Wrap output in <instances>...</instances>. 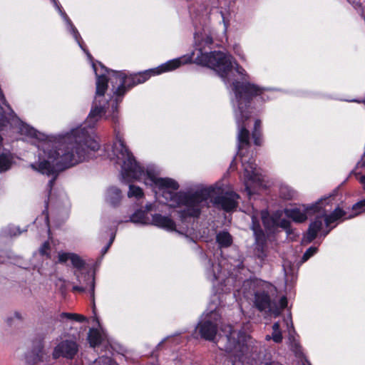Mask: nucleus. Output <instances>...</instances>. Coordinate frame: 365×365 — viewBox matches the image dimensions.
Here are the masks:
<instances>
[{
  "label": "nucleus",
  "mask_w": 365,
  "mask_h": 365,
  "mask_svg": "<svg viewBox=\"0 0 365 365\" xmlns=\"http://www.w3.org/2000/svg\"><path fill=\"white\" fill-rule=\"evenodd\" d=\"M50 244L48 242H45L39 248V253L42 256H49Z\"/></svg>",
  "instance_id": "obj_32"
},
{
  "label": "nucleus",
  "mask_w": 365,
  "mask_h": 365,
  "mask_svg": "<svg viewBox=\"0 0 365 365\" xmlns=\"http://www.w3.org/2000/svg\"><path fill=\"white\" fill-rule=\"evenodd\" d=\"M92 67L96 76V91L92 109L86 123L93 127L101 119L118 121L117 107L120 98L126 91V87L144 83L151 76L150 70L138 74L127 76L124 73L108 70L101 63L92 62Z\"/></svg>",
  "instance_id": "obj_4"
},
{
  "label": "nucleus",
  "mask_w": 365,
  "mask_h": 365,
  "mask_svg": "<svg viewBox=\"0 0 365 365\" xmlns=\"http://www.w3.org/2000/svg\"><path fill=\"white\" fill-rule=\"evenodd\" d=\"M53 181H54V179H52V180H51L49 181V182H48V186H49V187H51V186H52V185H53Z\"/></svg>",
  "instance_id": "obj_42"
},
{
  "label": "nucleus",
  "mask_w": 365,
  "mask_h": 365,
  "mask_svg": "<svg viewBox=\"0 0 365 365\" xmlns=\"http://www.w3.org/2000/svg\"><path fill=\"white\" fill-rule=\"evenodd\" d=\"M103 339V335L97 329H91L88 333V340L91 346L99 344Z\"/></svg>",
  "instance_id": "obj_19"
},
{
  "label": "nucleus",
  "mask_w": 365,
  "mask_h": 365,
  "mask_svg": "<svg viewBox=\"0 0 365 365\" xmlns=\"http://www.w3.org/2000/svg\"><path fill=\"white\" fill-rule=\"evenodd\" d=\"M222 331L225 336H222V342L226 341L223 349L227 352L230 357H233L232 365H240L244 355L247 354L250 349L252 339L245 332L236 331L229 325L225 327ZM261 365H282L278 362L270 361L263 362Z\"/></svg>",
  "instance_id": "obj_6"
},
{
  "label": "nucleus",
  "mask_w": 365,
  "mask_h": 365,
  "mask_svg": "<svg viewBox=\"0 0 365 365\" xmlns=\"http://www.w3.org/2000/svg\"><path fill=\"white\" fill-rule=\"evenodd\" d=\"M220 322V315L216 307H210V312L205 314L197 324L195 331L201 337L207 340H213L217 333V327Z\"/></svg>",
  "instance_id": "obj_7"
},
{
  "label": "nucleus",
  "mask_w": 365,
  "mask_h": 365,
  "mask_svg": "<svg viewBox=\"0 0 365 365\" xmlns=\"http://www.w3.org/2000/svg\"><path fill=\"white\" fill-rule=\"evenodd\" d=\"M187 61L188 58L185 57L175 58L168 61V62L160 65L155 68L151 69V71L153 72V75H159L164 72L172 71L180 67L182 65L186 63Z\"/></svg>",
  "instance_id": "obj_11"
},
{
  "label": "nucleus",
  "mask_w": 365,
  "mask_h": 365,
  "mask_svg": "<svg viewBox=\"0 0 365 365\" xmlns=\"http://www.w3.org/2000/svg\"><path fill=\"white\" fill-rule=\"evenodd\" d=\"M255 304L260 311H264L271 316L277 317L280 314L281 311L287 307V300L286 297H282L279 305H277L270 301L266 292H260L255 294Z\"/></svg>",
  "instance_id": "obj_9"
},
{
  "label": "nucleus",
  "mask_w": 365,
  "mask_h": 365,
  "mask_svg": "<svg viewBox=\"0 0 365 365\" xmlns=\"http://www.w3.org/2000/svg\"><path fill=\"white\" fill-rule=\"evenodd\" d=\"M261 125V121L259 120H255V127L254 130L252 131V138H254L255 143L256 145H259V137L258 133V129L259 128Z\"/></svg>",
  "instance_id": "obj_28"
},
{
  "label": "nucleus",
  "mask_w": 365,
  "mask_h": 365,
  "mask_svg": "<svg viewBox=\"0 0 365 365\" xmlns=\"http://www.w3.org/2000/svg\"><path fill=\"white\" fill-rule=\"evenodd\" d=\"M341 210L345 213L341 217H344L346 219L354 217L358 215L359 214L365 212V199L353 205L352 211L354 214L349 215L348 216H346V212H344L342 209Z\"/></svg>",
  "instance_id": "obj_20"
},
{
  "label": "nucleus",
  "mask_w": 365,
  "mask_h": 365,
  "mask_svg": "<svg viewBox=\"0 0 365 365\" xmlns=\"http://www.w3.org/2000/svg\"><path fill=\"white\" fill-rule=\"evenodd\" d=\"M75 275L76 276L77 279L78 280L79 283H81V277L83 278V282L86 283V285L90 287V293L91 297L94 299V289H95V279L93 275H91L89 274H83L75 272Z\"/></svg>",
  "instance_id": "obj_16"
},
{
  "label": "nucleus",
  "mask_w": 365,
  "mask_h": 365,
  "mask_svg": "<svg viewBox=\"0 0 365 365\" xmlns=\"http://www.w3.org/2000/svg\"><path fill=\"white\" fill-rule=\"evenodd\" d=\"M215 36V31L210 25L196 26L194 40L197 49L194 62L215 71L225 83L230 84L235 92V98L232 104L238 130V155L242 158L245 191L250 196L263 188L264 183L259 169L252 159H247L243 153V149L249 145L247 126L251 115L250 103L252 98L262 96L268 89L246 81L249 78L247 71L230 54L220 51H204L206 46L212 44Z\"/></svg>",
  "instance_id": "obj_1"
},
{
  "label": "nucleus",
  "mask_w": 365,
  "mask_h": 365,
  "mask_svg": "<svg viewBox=\"0 0 365 365\" xmlns=\"http://www.w3.org/2000/svg\"><path fill=\"white\" fill-rule=\"evenodd\" d=\"M109 157L120 165V175L125 182H129L133 180L143 181L156 195H161L169 206L180 207L182 217L199 216L210 202L226 211L232 210L237 205L239 195L233 192L213 199L214 195L219 192L217 185H200L187 192H177L178 183L171 178L158 177L153 168L145 170L140 166L120 135L116 136Z\"/></svg>",
  "instance_id": "obj_2"
},
{
  "label": "nucleus",
  "mask_w": 365,
  "mask_h": 365,
  "mask_svg": "<svg viewBox=\"0 0 365 365\" xmlns=\"http://www.w3.org/2000/svg\"><path fill=\"white\" fill-rule=\"evenodd\" d=\"M130 222L135 224L148 225L150 224V220L147 216L145 211L139 210L134 212L130 218Z\"/></svg>",
  "instance_id": "obj_15"
},
{
  "label": "nucleus",
  "mask_w": 365,
  "mask_h": 365,
  "mask_svg": "<svg viewBox=\"0 0 365 365\" xmlns=\"http://www.w3.org/2000/svg\"><path fill=\"white\" fill-rule=\"evenodd\" d=\"M166 230L168 231L175 230V224L174 221L167 216L160 214H155L152 216L150 224Z\"/></svg>",
  "instance_id": "obj_13"
},
{
  "label": "nucleus",
  "mask_w": 365,
  "mask_h": 365,
  "mask_svg": "<svg viewBox=\"0 0 365 365\" xmlns=\"http://www.w3.org/2000/svg\"><path fill=\"white\" fill-rule=\"evenodd\" d=\"M317 252V248L315 247H309L304 254L302 257L303 262L307 261L309 257L313 256Z\"/></svg>",
  "instance_id": "obj_33"
},
{
  "label": "nucleus",
  "mask_w": 365,
  "mask_h": 365,
  "mask_svg": "<svg viewBox=\"0 0 365 365\" xmlns=\"http://www.w3.org/2000/svg\"><path fill=\"white\" fill-rule=\"evenodd\" d=\"M25 314L20 311H14L11 312L6 318V322L8 324H13L18 322H21L24 319Z\"/></svg>",
  "instance_id": "obj_21"
},
{
  "label": "nucleus",
  "mask_w": 365,
  "mask_h": 365,
  "mask_svg": "<svg viewBox=\"0 0 365 365\" xmlns=\"http://www.w3.org/2000/svg\"><path fill=\"white\" fill-rule=\"evenodd\" d=\"M279 194L280 197L284 200H292L297 196V192L285 183L280 184Z\"/></svg>",
  "instance_id": "obj_17"
},
{
  "label": "nucleus",
  "mask_w": 365,
  "mask_h": 365,
  "mask_svg": "<svg viewBox=\"0 0 365 365\" xmlns=\"http://www.w3.org/2000/svg\"><path fill=\"white\" fill-rule=\"evenodd\" d=\"M106 200L112 204H117L121 199V193L119 189L115 187H110L108 189L106 193Z\"/></svg>",
  "instance_id": "obj_18"
},
{
  "label": "nucleus",
  "mask_w": 365,
  "mask_h": 365,
  "mask_svg": "<svg viewBox=\"0 0 365 365\" xmlns=\"http://www.w3.org/2000/svg\"><path fill=\"white\" fill-rule=\"evenodd\" d=\"M234 52L242 62H245L247 61L246 55L240 46L235 45L234 46Z\"/></svg>",
  "instance_id": "obj_30"
},
{
  "label": "nucleus",
  "mask_w": 365,
  "mask_h": 365,
  "mask_svg": "<svg viewBox=\"0 0 365 365\" xmlns=\"http://www.w3.org/2000/svg\"><path fill=\"white\" fill-rule=\"evenodd\" d=\"M265 339H266L267 341H269L270 339H272V336H270V335H267V336H265Z\"/></svg>",
  "instance_id": "obj_41"
},
{
  "label": "nucleus",
  "mask_w": 365,
  "mask_h": 365,
  "mask_svg": "<svg viewBox=\"0 0 365 365\" xmlns=\"http://www.w3.org/2000/svg\"><path fill=\"white\" fill-rule=\"evenodd\" d=\"M96 363H98L99 365H118L110 358L104 356L100 357L96 361Z\"/></svg>",
  "instance_id": "obj_31"
},
{
  "label": "nucleus",
  "mask_w": 365,
  "mask_h": 365,
  "mask_svg": "<svg viewBox=\"0 0 365 365\" xmlns=\"http://www.w3.org/2000/svg\"><path fill=\"white\" fill-rule=\"evenodd\" d=\"M72 254L71 252H59L58 253V262L59 263H66L70 261Z\"/></svg>",
  "instance_id": "obj_29"
},
{
  "label": "nucleus",
  "mask_w": 365,
  "mask_h": 365,
  "mask_svg": "<svg viewBox=\"0 0 365 365\" xmlns=\"http://www.w3.org/2000/svg\"><path fill=\"white\" fill-rule=\"evenodd\" d=\"M261 216L262 222L264 227L267 229H270L274 226H279L283 228H287L289 226V222L287 220H278L272 217H270L267 212L262 211L259 213L257 211L255 210L252 214V229L254 232V234L256 237V240L259 242L262 241L264 238V234L259 227L258 217Z\"/></svg>",
  "instance_id": "obj_8"
},
{
  "label": "nucleus",
  "mask_w": 365,
  "mask_h": 365,
  "mask_svg": "<svg viewBox=\"0 0 365 365\" xmlns=\"http://www.w3.org/2000/svg\"><path fill=\"white\" fill-rule=\"evenodd\" d=\"M78 351V345L76 341L73 338L61 339L56 345L53 351V358L58 359L64 357L66 359H73Z\"/></svg>",
  "instance_id": "obj_10"
},
{
  "label": "nucleus",
  "mask_w": 365,
  "mask_h": 365,
  "mask_svg": "<svg viewBox=\"0 0 365 365\" xmlns=\"http://www.w3.org/2000/svg\"><path fill=\"white\" fill-rule=\"evenodd\" d=\"M114 238H115V235L112 236L111 238H110V240L108 243V247L106 248L105 250V252H106V250H108V248L109 247V246H110V245L113 243V240H114Z\"/></svg>",
  "instance_id": "obj_39"
},
{
  "label": "nucleus",
  "mask_w": 365,
  "mask_h": 365,
  "mask_svg": "<svg viewBox=\"0 0 365 365\" xmlns=\"http://www.w3.org/2000/svg\"><path fill=\"white\" fill-rule=\"evenodd\" d=\"M334 201V196L329 195L319 199L315 203L297 207L286 209V216L297 223H302L307 220L309 216L316 215L311 221L308 230L304 235L303 242L310 243L318 235L327 236L333 227L330 225L341 219L345 214L340 207H336L330 212Z\"/></svg>",
  "instance_id": "obj_5"
},
{
  "label": "nucleus",
  "mask_w": 365,
  "mask_h": 365,
  "mask_svg": "<svg viewBox=\"0 0 365 365\" xmlns=\"http://www.w3.org/2000/svg\"><path fill=\"white\" fill-rule=\"evenodd\" d=\"M284 322L287 324L288 329H289V328H292V322H290V325H289V319H284Z\"/></svg>",
  "instance_id": "obj_38"
},
{
  "label": "nucleus",
  "mask_w": 365,
  "mask_h": 365,
  "mask_svg": "<svg viewBox=\"0 0 365 365\" xmlns=\"http://www.w3.org/2000/svg\"><path fill=\"white\" fill-rule=\"evenodd\" d=\"M70 261L73 266L77 269H81L85 265V262L81 259V257L74 253L72 254Z\"/></svg>",
  "instance_id": "obj_26"
},
{
  "label": "nucleus",
  "mask_w": 365,
  "mask_h": 365,
  "mask_svg": "<svg viewBox=\"0 0 365 365\" xmlns=\"http://www.w3.org/2000/svg\"><path fill=\"white\" fill-rule=\"evenodd\" d=\"M86 287H83V286H78V285H77V286H74V287H73V289L74 291L80 292H84V291L86 290Z\"/></svg>",
  "instance_id": "obj_36"
},
{
  "label": "nucleus",
  "mask_w": 365,
  "mask_h": 365,
  "mask_svg": "<svg viewBox=\"0 0 365 365\" xmlns=\"http://www.w3.org/2000/svg\"><path fill=\"white\" fill-rule=\"evenodd\" d=\"M2 140H3V138L1 137V135H0V145L2 143Z\"/></svg>",
  "instance_id": "obj_43"
},
{
  "label": "nucleus",
  "mask_w": 365,
  "mask_h": 365,
  "mask_svg": "<svg viewBox=\"0 0 365 365\" xmlns=\"http://www.w3.org/2000/svg\"><path fill=\"white\" fill-rule=\"evenodd\" d=\"M19 123L22 135L39 140L38 160L31 168L41 174L51 175L58 170L76 165L93 157L99 149L98 143L86 129L80 126L69 132L47 136L15 118L0 91V130Z\"/></svg>",
  "instance_id": "obj_3"
},
{
  "label": "nucleus",
  "mask_w": 365,
  "mask_h": 365,
  "mask_svg": "<svg viewBox=\"0 0 365 365\" xmlns=\"http://www.w3.org/2000/svg\"><path fill=\"white\" fill-rule=\"evenodd\" d=\"M61 319H68L71 320H74L79 322H83L86 321V318L81 314H73V313H67L63 312L60 314Z\"/></svg>",
  "instance_id": "obj_23"
},
{
  "label": "nucleus",
  "mask_w": 365,
  "mask_h": 365,
  "mask_svg": "<svg viewBox=\"0 0 365 365\" xmlns=\"http://www.w3.org/2000/svg\"><path fill=\"white\" fill-rule=\"evenodd\" d=\"M362 167H365V161L361 164Z\"/></svg>",
  "instance_id": "obj_44"
},
{
  "label": "nucleus",
  "mask_w": 365,
  "mask_h": 365,
  "mask_svg": "<svg viewBox=\"0 0 365 365\" xmlns=\"http://www.w3.org/2000/svg\"><path fill=\"white\" fill-rule=\"evenodd\" d=\"M272 339L276 343H279L282 340V334L279 330V322L274 323L272 326Z\"/></svg>",
  "instance_id": "obj_24"
},
{
  "label": "nucleus",
  "mask_w": 365,
  "mask_h": 365,
  "mask_svg": "<svg viewBox=\"0 0 365 365\" xmlns=\"http://www.w3.org/2000/svg\"><path fill=\"white\" fill-rule=\"evenodd\" d=\"M61 197H62L63 207L66 209L70 207V203H69V200H68L67 195L64 193H62Z\"/></svg>",
  "instance_id": "obj_34"
},
{
  "label": "nucleus",
  "mask_w": 365,
  "mask_h": 365,
  "mask_svg": "<svg viewBox=\"0 0 365 365\" xmlns=\"http://www.w3.org/2000/svg\"><path fill=\"white\" fill-rule=\"evenodd\" d=\"M153 206L154 205L153 204H151V203L147 204L145 205V209H146L147 211H151V210H153Z\"/></svg>",
  "instance_id": "obj_37"
},
{
  "label": "nucleus",
  "mask_w": 365,
  "mask_h": 365,
  "mask_svg": "<svg viewBox=\"0 0 365 365\" xmlns=\"http://www.w3.org/2000/svg\"><path fill=\"white\" fill-rule=\"evenodd\" d=\"M217 241L220 247H228L232 243V237L227 232H220L217 235Z\"/></svg>",
  "instance_id": "obj_22"
},
{
  "label": "nucleus",
  "mask_w": 365,
  "mask_h": 365,
  "mask_svg": "<svg viewBox=\"0 0 365 365\" xmlns=\"http://www.w3.org/2000/svg\"><path fill=\"white\" fill-rule=\"evenodd\" d=\"M220 15L222 18V23L223 24V29H222V34L224 36H226L228 27L230 26V18L229 15L225 14L224 12L220 11Z\"/></svg>",
  "instance_id": "obj_27"
},
{
  "label": "nucleus",
  "mask_w": 365,
  "mask_h": 365,
  "mask_svg": "<svg viewBox=\"0 0 365 365\" xmlns=\"http://www.w3.org/2000/svg\"><path fill=\"white\" fill-rule=\"evenodd\" d=\"M55 6L56 7V9H58L59 14H61V16H62V18L63 19V20L65 21V22L67 24V29L68 30L73 34L74 38L76 40V41L78 42V45L80 46V47L83 50V51L86 53V55L88 56V58L92 61V57L91 56V54L89 53V52L88 51H86L82 46V44L81 43L80 41H79V38H81V36L77 31V29L75 28V26L72 24L71 20L69 19V18L68 17V16L66 15V14L65 12L63 11V10L61 9L60 5L57 3L56 0H52Z\"/></svg>",
  "instance_id": "obj_12"
},
{
  "label": "nucleus",
  "mask_w": 365,
  "mask_h": 365,
  "mask_svg": "<svg viewBox=\"0 0 365 365\" xmlns=\"http://www.w3.org/2000/svg\"><path fill=\"white\" fill-rule=\"evenodd\" d=\"M128 196L129 197H135L136 199H140L143 197V192L140 187L130 185L129 186V191L128 192Z\"/></svg>",
  "instance_id": "obj_25"
},
{
  "label": "nucleus",
  "mask_w": 365,
  "mask_h": 365,
  "mask_svg": "<svg viewBox=\"0 0 365 365\" xmlns=\"http://www.w3.org/2000/svg\"><path fill=\"white\" fill-rule=\"evenodd\" d=\"M219 265H217V267H215L214 268V270H213V274H212V278L214 279H220V274L219 273H216L215 272V269H217V270L219 269Z\"/></svg>",
  "instance_id": "obj_35"
},
{
  "label": "nucleus",
  "mask_w": 365,
  "mask_h": 365,
  "mask_svg": "<svg viewBox=\"0 0 365 365\" xmlns=\"http://www.w3.org/2000/svg\"><path fill=\"white\" fill-rule=\"evenodd\" d=\"M359 181L365 186V175L361 176L359 178Z\"/></svg>",
  "instance_id": "obj_40"
},
{
  "label": "nucleus",
  "mask_w": 365,
  "mask_h": 365,
  "mask_svg": "<svg viewBox=\"0 0 365 365\" xmlns=\"http://www.w3.org/2000/svg\"><path fill=\"white\" fill-rule=\"evenodd\" d=\"M13 158L11 153L4 150L0 152V172L9 170L12 164Z\"/></svg>",
  "instance_id": "obj_14"
}]
</instances>
